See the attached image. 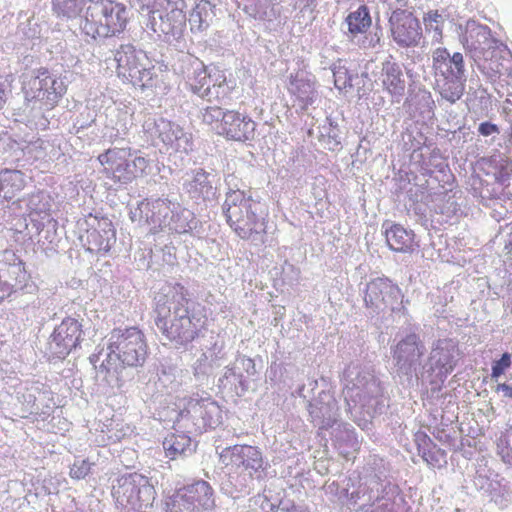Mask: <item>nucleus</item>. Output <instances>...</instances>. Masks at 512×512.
<instances>
[{
  "mask_svg": "<svg viewBox=\"0 0 512 512\" xmlns=\"http://www.w3.org/2000/svg\"><path fill=\"white\" fill-rule=\"evenodd\" d=\"M188 296L187 289L176 283L161 288L154 298V323L178 349L196 339L207 322L205 307Z\"/></svg>",
  "mask_w": 512,
  "mask_h": 512,
  "instance_id": "obj_1",
  "label": "nucleus"
},
{
  "mask_svg": "<svg viewBox=\"0 0 512 512\" xmlns=\"http://www.w3.org/2000/svg\"><path fill=\"white\" fill-rule=\"evenodd\" d=\"M463 39L467 55L488 81L495 83L504 75L512 77V53L487 25L468 20Z\"/></svg>",
  "mask_w": 512,
  "mask_h": 512,
  "instance_id": "obj_2",
  "label": "nucleus"
},
{
  "mask_svg": "<svg viewBox=\"0 0 512 512\" xmlns=\"http://www.w3.org/2000/svg\"><path fill=\"white\" fill-rule=\"evenodd\" d=\"M226 178L228 191L222 206L223 214L232 230L244 240L254 245H262L266 237V212L264 204L254 199L250 191L241 190L233 181Z\"/></svg>",
  "mask_w": 512,
  "mask_h": 512,
  "instance_id": "obj_3",
  "label": "nucleus"
},
{
  "mask_svg": "<svg viewBox=\"0 0 512 512\" xmlns=\"http://www.w3.org/2000/svg\"><path fill=\"white\" fill-rule=\"evenodd\" d=\"M107 349V357L100 366L107 373L117 372L119 367L143 366L148 356L145 336L136 327L112 330Z\"/></svg>",
  "mask_w": 512,
  "mask_h": 512,
  "instance_id": "obj_4",
  "label": "nucleus"
},
{
  "mask_svg": "<svg viewBox=\"0 0 512 512\" xmlns=\"http://www.w3.org/2000/svg\"><path fill=\"white\" fill-rule=\"evenodd\" d=\"M342 381L349 410L359 406L367 414L372 410L376 411L379 398L383 395V387L371 366L351 362L343 372Z\"/></svg>",
  "mask_w": 512,
  "mask_h": 512,
  "instance_id": "obj_5",
  "label": "nucleus"
},
{
  "mask_svg": "<svg viewBox=\"0 0 512 512\" xmlns=\"http://www.w3.org/2000/svg\"><path fill=\"white\" fill-rule=\"evenodd\" d=\"M129 20L127 7L114 0H93L86 8L80 27L93 39L115 36L124 31Z\"/></svg>",
  "mask_w": 512,
  "mask_h": 512,
  "instance_id": "obj_6",
  "label": "nucleus"
},
{
  "mask_svg": "<svg viewBox=\"0 0 512 512\" xmlns=\"http://www.w3.org/2000/svg\"><path fill=\"white\" fill-rule=\"evenodd\" d=\"M432 69L435 90L451 104L457 102L467 81L463 55L459 52L451 55L446 48H437L432 53Z\"/></svg>",
  "mask_w": 512,
  "mask_h": 512,
  "instance_id": "obj_7",
  "label": "nucleus"
},
{
  "mask_svg": "<svg viewBox=\"0 0 512 512\" xmlns=\"http://www.w3.org/2000/svg\"><path fill=\"white\" fill-rule=\"evenodd\" d=\"M22 91L27 106L33 110H51L67 91L64 79L41 68L23 75Z\"/></svg>",
  "mask_w": 512,
  "mask_h": 512,
  "instance_id": "obj_8",
  "label": "nucleus"
},
{
  "mask_svg": "<svg viewBox=\"0 0 512 512\" xmlns=\"http://www.w3.org/2000/svg\"><path fill=\"white\" fill-rule=\"evenodd\" d=\"M104 175L116 183L128 184L141 176L149 161L130 148L114 147L98 156Z\"/></svg>",
  "mask_w": 512,
  "mask_h": 512,
  "instance_id": "obj_9",
  "label": "nucleus"
},
{
  "mask_svg": "<svg viewBox=\"0 0 512 512\" xmlns=\"http://www.w3.org/2000/svg\"><path fill=\"white\" fill-rule=\"evenodd\" d=\"M219 447L216 448L218 450ZM219 454L220 461L225 465H231L235 470L248 477L250 483L244 487L251 488L255 481H262L267 475L268 462L264 460L261 450L252 445H233L223 448ZM246 481V478H244Z\"/></svg>",
  "mask_w": 512,
  "mask_h": 512,
  "instance_id": "obj_10",
  "label": "nucleus"
},
{
  "mask_svg": "<svg viewBox=\"0 0 512 512\" xmlns=\"http://www.w3.org/2000/svg\"><path fill=\"white\" fill-rule=\"evenodd\" d=\"M114 60L120 78L142 89L152 86L154 72L144 51L132 44H122L116 49Z\"/></svg>",
  "mask_w": 512,
  "mask_h": 512,
  "instance_id": "obj_11",
  "label": "nucleus"
},
{
  "mask_svg": "<svg viewBox=\"0 0 512 512\" xmlns=\"http://www.w3.org/2000/svg\"><path fill=\"white\" fill-rule=\"evenodd\" d=\"M459 356L454 340L443 338L433 341L426 362L419 368L421 379H427L431 383L444 382L455 369Z\"/></svg>",
  "mask_w": 512,
  "mask_h": 512,
  "instance_id": "obj_12",
  "label": "nucleus"
},
{
  "mask_svg": "<svg viewBox=\"0 0 512 512\" xmlns=\"http://www.w3.org/2000/svg\"><path fill=\"white\" fill-rule=\"evenodd\" d=\"M112 496L117 507H148L155 499V489L146 476L131 473L117 479Z\"/></svg>",
  "mask_w": 512,
  "mask_h": 512,
  "instance_id": "obj_13",
  "label": "nucleus"
},
{
  "mask_svg": "<svg viewBox=\"0 0 512 512\" xmlns=\"http://www.w3.org/2000/svg\"><path fill=\"white\" fill-rule=\"evenodd\" d=\"M155 233L167 229L175 233H188L197 226L195 215L177 201L157 198L153 205Z\"/></svg>",
  "mask_w": 512,
  "mask_h": 512,
  "instance_id": "obj_14",
  "label": "nucleus"
},
{
  "mask_svg": "<svg viewBox=\"0 0 512 512\" xmlns=\"http://www.w3.org/2000/svg\"><path fill=\"white\" fill-rule=\"evenodd\" d=\"M213 489L199 480L178 489L167 501V512H201L214 507Z\"/></svg>",
  "mask_w": 512,
  "mask_h": 512,
  "instance_id": "obj_15",
  "label": "nucleus"
},
{
  "mask_svg": "<svg viewBox=\"0 0 512 512\" xmlns=\"http://www.w3.org/2000/svg\"><path fill=\"white\" fill-rule=\"evenodd\" d=\"M364 302L371 313L390 309L392 312L405 313L401 289L390 279L378 277L366 284Z\"/></svg>",
  "mask_w": 512,
  "mask_h": 512,
  "instance_id": "obj_16",
  "label": "nucleus"
},
{
  "mask_svg": "<svg viewBox=\"0 0 512 512\" xmlns=\"http://www.w3.org/2000/svg\"><path fill=\"white\" fill-rule=\"evenodd\" d=\"M182 419H189L196 432H203L207 428H215L221 423V409L210 395L200 397L198 394L190 397L185 407L180 411Z\"/></svg>",
  "mask_w": 512,
  "mask_h": 512,
  "instance_id": "obj_17",
  "label": "nucleus"
},
{
  "mask_svg": "<svg viewBox=\"0 0 512 512\" xmlns=\"http://www.w3.org/2000/svg\"><path fill=\"white\" fill-rule=\"evenodd\" d=\"M29 279L22 259L15 252L5 250L0 259V302L13 292L27 288Z\"/></svg>",
  "mask_w": 512,
  "mask_h": 512,
  "instance_id": "obj_18",
  "label": "nucleus"
},
{
  "mask_svg": "<svg viewBox=\"0 0 512 512\" xmlns=\"http://www.w3.org/2000/svg\"><path fill=\"white\" fill-rule=\"evenodd\" d=\"M425 350V345L417 334L406 335L393 350L397 372L405 376L414 374L418 379L421 378L419 368L422 367L421 358Z\"/></svg>",
  "mask_w": 512,
  "mask_h": 512,
  "instance_id": "obj_19",
  "label": "nucleus"
},
{
  "mask_svg": "<svg viewBox=\"0 0 512 512\" xmlns=\"http://www.w3.org/2000/svg\"><path fill=\"white\" fill-rule=\"evenodd\" d=\"M144 127L151 137L160 139L177 152L188 153L193 148L191 135L174 122L159 118L146 121Z\"/></svg>",
  "mask_w": 512,
  "mask_h": 512,
  "instance_id": "obj_20",
  "label": "nucleus"
},
{
  "mask_svg": "<svg viewBox=\"0 0 512 512\" xmlns=\"http://www.w3.org/2000/svg\"><path fill=\"white\" fill-rule=\"evenodd\" d=\"M238 7L267 28L276 30L286 23L291 11L279 5V0H236Z\"/></svg>",
  "mask_w": 512,
  "mask_h": 512,
  "instance_id": "obj_21",
  "label": "nucleus"
},
{
  "mask_svg": "<svg viewBox=\"0 0 512 512\" xmlns=\"http://www.w3.org/2000/svg\"><path fill=\"white\" fill-rule=\"evenodd\" d=\"M180 62V72L187 79L186 83L191 92L205 99L210 92L217 69L208 71L201 60L190 54L182 55Z\"/></svg>",
  "mask_w": 512,
  "mask_h": 512,
  "instance_id": "obj_22",
  "label": "nucleus"
},
{
  "mask_svg": "<svg viewBox=\"0 0 512 512\" xmlns=\"http://www.w3.org/2000/svg\"><path fill=\"white\" fill-rule=\"evenodd\" d=\"M393 40L400 47H415L422 38L419 20L406 10L396 9L389 18Z\"/></svg>",
  "mask_w": 512,
  "mask_h": 512,
  "instance_id": "obj_23",
  "label": "nucleus"
},
{
  "mask_svg": "<svg viewBox=\"0 0 512 512\" xmlns=\"http://www.w3.org/2000/svg\"><path fill=\"white\" fill-rule=\"evenodd\" d=\"M309 420L319 430H328L338 423L339 406L331 391H321L317 397L307 401Z\"/></svg>",
  "mask_w": 512,
  "mask_h": 512,
  "instance_id": "obj_24",
  "label": "nucleus"
},
{
  "mask_svg": "<svg viewBox=\"0 0 512 512\" xmlns=\"http://www.w3.org/2000/svg\"><path fill=\"white\" fill-rule=\"evenodd\" d=\"M81 324L74 318H65L58 325L49 342L50 352L57 358H65L82 340Z\"/></svg>",
  "mask_w": 512,
  "mask_h": 512,
  "instance_id": "obj_25",
  "label": "nucleus"
},
{
  "mask_svg": "<svg viewBox=\"0 0 512 512\" xmlns=\"http://www.w3.org/2000/svg\"><path fill=\"white\" fill-rule=\"evenodd\" d=\"M183 189L193 200L212 201L217 195V176L202 168L186 172Z\"/></svg>",
  "mask_w": 512,
  "mask_h": 512,
  "instance_id": "obj_26",
  "label": "nucleus"
},
{
  "mask_svg": "<svg viewBox=\"0 0 512 512\" xmlns=\"http://www.w3.org/2000/svg\"><path fill=\"white\" fill-rule=\"evenodd\" d=\"M219 135L234 141H250L255 137L256 123L247 115L229 110L224 122L220 124Z\"/></svg>",
  "mask_w": 512,
  "mask_h": 512,
  "instance_id": "obj_27",
  "label": "nucleus"
},
{
  "mask_svg": "<svg viewBox=\"0 0 512 512\" xmlns=\"http://www.w3.org/2000/svg\"><path fill=\"white\" fill-rule=\"evenodd\" d=\"M86 231L87 250L95 253H107L116 241V232L112 222L107 218H94Z\"/></svg>",
  "mask_w": 512,
  "mask_h": 512,
  "instance_id": "obj_28",
  "label": "nucleus"
},
{
  "mask_svg": "<svg viewBox=\"0 0 512 512\" xmlns=\"http://www.w3.org/2000/svg\"><path fill=\"white\" fill-rule=\"evenodd\" d=\"M151 16L147 26L155 33L179 36L186 24V15L183 10L174 9L166 12L165 16L159 11H150Z\"/></svg>",
  "mask_w": 512,
  "mask_h": 512,
  "instance_id": "obj_29",
  "label": "nucleus"
},
{
  "mask_svg": "<svg viewBox=\"0 0 512 512\" xmlns=\"http://www.w3.org/2000/svg\"><path fill=\"white\" fill-rule=\"evenodd\" d=\"M289 91L296 97L301 109H306L317 96L315 78L305 72H298L290 78Z\"/></svg>",
  "mask_w": 512,
  "mask_h": 512,
  "instance_id": "obj_30",
  "label": "nucleus"
},
{
  "mask_svg": "<svg viewBox=\"0 0 512 512\" xmlns=\"http://www.w3.org/2000/svg\"><path fill=\"white\" fill-rule=\"evenodd\" d=\"M381 81L384 89L394 98L405 94L406 82L400 65L387 60L382 63ZM399 101V99H397Z\"/></svg>",
  "mask_w": 512,
  "mask_h": 512,
  "instance_id": "obj_31",
  "label": "nucleus"
},
{
  "mask_svg": "<svg viewBox=\"0 0 512 512\" xmlns=\"http://www.w3.org/2000/svg\"><path fill=\"white\" fill-rule=\"evenodd\" d=\"M216 349L217 345L215 344L212 350L201 353L193 363V377L197 385L207 384L214 369L221 366L220 350L216 351Z\"/></svg>",
  "mask_w": 512,
  "mask_h": 512,
  "instance_id": "obj_32",
  "label": "nucleus"
},
{
  "mask_svg": "<svg viewBox=\"0 0 512 512\" xmlns=\"http://www.w3.org/2000/svg\"><path fill=\"white\" fill-rule=\"evenodd\" d=\"M475 485L480 490H483L490 498V501L500 508L507 507L508 503L512 501V492L498 480L488 479L479 475L475 479Z\"/></svg>",
  "mask_w": 512,
  "mask_h": 512,
  "instance_id": "obj_33",
  "label": "nucleus"
},
{
  "mask_svg": "<svg viewBox=\"0 0 512 512\" xmlns=\"http://www.w3.org/2000/svg\"><path fill=\"white\" fill-rule=\"evenodd\" d=\"M386 242L396 252H408L413 245L414 233L399 224H384Z\"/></svg>",
  "mask_w": 512,
  "mask_h": 512,
  "instance_id": "obj_34",
  "label": "nucleus"
},
{
  "mask_svg": "<svg viewBox=\"0 0 512 512\" xmlns=\"http://www.w3.org/2000/svg\"><path fill=\"white\" fill-rule=\"evenodd\" d=\"M23 172L19 170L5 169L0 173L2 185V197L5 200H11L21 192L30 180Z\"/></svg>",
  "mask_w": 512,
  "mask_h": 512,
  "instance_id": "obj_35",
  "label": "nucleus"
},
{
  "mask_svg": "<svg viewBox=\"0 0 512 512\" xmlns=\"http://www.w3.org/2000/svg\"><path fill=\"white\" fill-rule=\"evenodd\" d=\"M163 448L166 456L172 460L189 456L195 451L191 438L185 434L168 435L163 441Z\"/></svg>",
  "mask_w": 512,
  "mask_h": 512,
  "instance_id": "obj_36",
  "label": "nucleus"
},
{
  "mask_svg": "<svg viewBox=\"0 0 512 512\" xmlns=\"http://www.w3.org/2000/svg\"><path fill=\"white\" fill-rule=\"evenodd\" d=\"M158 377L163 386L171 391H177L182 386H188V382L192 381L187 370L172 364H162Z\"/></svg>",
  "mask_w": 512,
  "mask_h": 512,
  "instance_id": "obj_37",
  "label": "nucleus"
},
{
  "mask_svg": "<svg viewBox=\"0 0 512 512\" xmlns=\"http://www.w3.org/2000/svg\"><path fill=\"white\" fill-rule=\"evenodd\" d=\"M215 6L207 0H201L192 10L189 16V24L192 32H202L207 29L215 17Z\"/></svg>",
  "mask_w": 512,
  "mask_h": 512,
  "instance_id": "obj_38",
  "label": "nucleus"
},
{
  "mask_svg": "<svg viewBox=\"0 0 512 512\" xmlns=\"http://www.w3.org/2000/svg\"><path fill=\"white\" fill-rule=\"evenodd\" d=\"M418 453L423 460L431 467H440L444 460L445 452L437 448L436 444L425 434L417 433L416 439Z\"/></svg>",
  "mask_w": 512,
  "mask_h": 512,
  "instance_id": "obj_39",
  "label": "nucleus"
},
{
  "mask_svg": "<svg viewBox=\"0 0 512 512\" xmlns=\"http://www.w3.org/2000/svg\"><path fill=\"white\" fill-rule=\"evenodd\" d=\"M218 387L229 389L236 394L243 393L248 390L249 385L246 377L239 371L235 362L231 366L224 368L223 374L218 379Z\"/></svg>",
  "mask_w": 512,
  "mask_h": 512,
  "instance_id": "obj_40",
  "label": "nucleus"
},
{
  "mask_svg": "<svg viewBox=\"0 0 512 512\" xmlns=\"http://www.w3.org/2000/svg\"><path fill=\"white\" fill-rule=\"evenodd\" d=\"M371 22L369 11L365 6H361L356 11L349 13L345 19L347 31L352 36L365 33L371 26Z\"/></svg>",
  "mask_w": 512,
  "mask_h": 512,
  "instance_id": "obj_41",
  "label": "nucleus"
},
{
  "mask_svg": "<svg viewBox=\"0 0 512 512\" xmlns=\"http://www.w3.org/2000/svg\"><path fill=\"white\" fill-rule=\"evenodd\" d=\"M381 492H383V484L376 479H372L368 485H360L357 490L353 491L350 494L349 501L352 504H357L360 500L365 501V503L380 501L383 498L380 495Z\"/></svg>",
  "mask_w": 512,
  "mask_h": 512,
  "instance_id": "obj_42",
  "label": "nucleus"
},
{
  "mask_svg": "<svg viewBox=\"0 0 512 512\" xmlns=\"http://www.w3.org/2000/svg\"><path fill=\"white\" fill-rule=\"evenodd\" d=\"M156 203V199L140 201L136 207L130 209L129 217L132 222H138L139 224L144 223L151 226L150 231L155 233L154 229V218L153 205Z\"/></svg>",
  "mask_w": 512,
  "mask_h": 512,
  "instance_id": "obj_43",
  "label": "nucleus"
},
{
  "mask_svg": "<svg viewBox=\"0 0 512 512\" xmlns=\"http://www.w3.org/2000/svg\"><path fill=\"white\" fill-rule=\"evenodd\" d=\"M318 130L319 140L326 143L330 150H334L341 144L340 129L336 120L326 117Z\"/></svg>",
  "mask_w": 512,
  "mask_h": 512,
  "instance_id": "obj_44",
  "label": "nucleus"
},
{
  "mask_svg": "<svg viewBox=\"0 0 512 512\" xmlns=\"http://www.w3.org/2000/svg\"><path fill=\"white\" fill-rule=\"evenodd\" d=\"M26 205L31 214L48 216L52 207V199L46 191L37 190L29 195Z\"/></svg>",
  "mask_w": 512,
  "mask_h": 512,
  "instance_id": "obj_45",
  "label": "nucleus"
},
{
  "mask_svg": "<svg viewBox=\"0 0 512 512\" xmlns=\"http://www.w3.org/2000/svg\"><path fill=\"white\" fill-rule=\"evenodd\" d=\"M232 87L228 85L226 76L221 70H216V77L212 82L210 92L205 99L207 101L217 100L223 101L228 98Z\"/></svg>",
  "mask_w": 512,
  "mask_h": 512,
  "instance_id": "obj_46",
  "label": "nucleus"
},
{
  "mask_svg": "<svg viewBox=\"0 0 512 512\" xmlns=\"http://www.w3.org/2000/svg\"><path fill=\"white\" fill-rule=\"evenodd\" d=\"M229 110L224 111L219 106H207L200 110V116L203 123L211 126L218 134L221 130L220 124L224 122Z\"/></svg>",
  "mask_w": 512,
  "mask_h": 512,
  "instance_id": "obj_47",
  "label": "nucleus"
},
{
  "mask_svg": "<svg viewBox=\"0 0 512 512\" xmlns=\"http://www.w3.org/2000/svg\"><path fill=\"white\" fill-rule=\"evenodd\" d=\"M331 71L334 77V85L338 89L346 88L348 85L351 86V79L348 76V71L345 67L339 64H333Z\"/></svg>",
  "mask_w": 512,
  "mask_h": 512,
  "instance_id": "obj_48",
  "label": "nucleus"
},
{
  "mask_svg": "<svg viewBox=\"0 0 512 512\" xmlns=\"http://www.w3.org/2000/svg\"><path fill=\"white\" fill-rule=\"evenodd\" d=\"M511 355L507 352L503 353L499 360L492 363L491 378L495 381L504 374V372L511 367Z\"/></svg>",
  "mask_w": 512,
  "mask_h": 512,
  "instance_id": "obj_49",
  "label": "nucleus"
},
{
  "mask_svg": "<svg viewBox=\"0 0 512 512\" xmlns=\"http://www.w3.org/2000/svg\"><path fill=\"white\" fill-rule=\"evenodd\" d=\"M90 469L91 464L87 460H76L70 469V476L78 480L84 479L90 473Z\"/></svg>",
  "mask_w": 512,
  "mask_h": 512,
  "instance_id": "obj_50",
  "label": "nucleus"
},
{
  "mask_svg": "<svg viewBox=\"0 0 512 512\" xmlns=\"http://www.w3.org/2000/svg\"><path fill=\"white\" fill-rule=\"evenodd\" d=\"M425 26L429 30H434L438 36H441L443 17L437 11L429 12L424 17Z\"/></svg>",
  "mask_w": 512,
  "mask_h": 512,
  "instance_id": "obj_51",
  "label": "nucleus"
},
{
  "mask_svg": "<svg viewBox=\"0 0 512 512\" xmlns=\"http://www.w3.org/2000/svg\"><path fill=\"white\" fill-rule=\"evenodd\" d=\"M96 120V115L94 112L87 110L86 114L81 113L79 117L73 123V130L75 133H79L80 131L90 127Z\"/></svg>",
  "mask_w": 512,
  "mask_h": 512,
  "instance_id": "obj_52",
  "label": "nucleus"
},
{
  "mask_svg": "<svg viewBox=\"0 0 512 512\" xmlns=\"http://www.w3.org/2000/svg\"><path fill=\"white\" fill-rule=\"evenodd\" d=\"M235 364L240 372H245L247 374V376H245L246 379L257 374L255 362L251 358L241 356L236 359Z\"/></svg>",
  "mask_w": 512,
  "mask_h": 512,
  "instance_id": "obj_53",
  "label": "nucleus"
},
{
  "mask_svg": "<svg viewBox=\"0 0 512 512\" xmlns=\"http://www.w3.org/2000/svg\"><path fill=\"white\" fill-rule=\"evenodd\" d=\"M377 501H371L370 503H363L356 509L361 512H394L393 504L391 502H383L382 504L374 507Z\"/></svg>",
  "mask_w": 512,
  "mask_h": 512,
  "instance_id": "obj_54",
  "label": "nucleus"
},
{
  "mask_svg": "<svg viewBox=\"0 0 512 512\" xmlns=\"http://www.w3.org/2000/svg\"><path fill=\"white\" fill-rule=\"evenodd\" d=\"M382 36V29L380 27H375V31L366 37V40L363 42V47L375 48L376 46L380 45Z\"/></svg>",
  "mask_w": 512,
  "mask_h": 512,
  "instance_id": "obj_55",
  "label": "nucleus"
},
{
  "mask_svg": "<svg viewBox=\"0 0 512 512\" xmlns=\"http://www.w3.org/2000/svg\"><path fill=\"white\" fill-rule=\"evenodd\" d=\"M10 92L11 89L9 81L0 77V110L5 106Z\"/></svg>",
  "mask_w": 512,
  "mask_h": 512,
  "instance_id": "obj_56",
  "label": "nucleus"
},
{
  "mask_svg": "<svg viewBox=\"0 0 512 512\" xmlns=\"http://www.w3.org/2000/svg\"><path fill=\"white\" fill-rule=\"evenodd\" d=\"M270 512H295L296 506L290 501H281L278 506L269 504Z\"/></svg>",
  "mask_w": 512,
  "mask_h": 512,
  "instance_id": "obj_57",
  "label": "nucleus"
},
{
  "mask_svg": "<svg viewBox=\"0 0 512 512\" xmlns=\"http://www.w3.org/2000/svg\"><path fill=\"white\" fill-rule=\"evenodd\" d=\"M478 132L482 136H490L495 133H499V128L496 124L491 122H482L478 127Z\"/></svg>",
  "mask_w": 512,
  "mask_h": 512,
  "instance_id": "obj_58",
  "label": "nucleus"
},
{
  "mask_svg": "<svg viewBox=\"0 0 512 512\" xmlns=\"http://www.w3.org/2000/svg\"><path fill=\"white\" fill-rule=\"evenodd\" d=\"M496 393H501L502 397L512 401V384L500 383L495 388Z\"/></svg>",
  "mask_w": 512,
  "mask_h": 512,
  "instance_id": "obj_59",
  "label": "nucleus"
},
{
  "mask_svg": "<svg viewBox=\"0 0 512 512\" xmlns=\"http://www.w3.org/2000/svg\"><path fill=\"white\" fill-rule=\"evenodd\" d=\"M507 98L504 102V109H507V105H512V84L507 82V88H506Z\"/></svg>",
  "mask_w": 512,
  "mask_h": 512,
  "instance_id": "obj_60",
  "label": "nucleus"
},
{
  "mask_svg": "<svg viewBox=\"0 0 512 512\" xmlns=\"http://www.w3.org/2000/svg\"><path fill=\"white\" fill-rule=\"evenodd\" d=\"M120 508H121L120 512H142L143 507L129 506V507H120Z\"/></svg>",
  "mask_w": 512,
  "mask_h": 512,
  "instance_id": "obj_61",
  "label": "nucleus"
},
{
  "mask_svg": "<svg viewBox=\"0 0 512 512\" xmlns=\"http://www.w3.org/2000/svg\"><path fill=\"white\" fill-rule=\"evenodd\" d=\"M339 427H343L344 431L348 434V437L350 436L351 433H354V429L350 424L342 423L339 424Z\"/></svg>",
  "mask_w": 512,
  "mask_h": 512,
  "instance_id": "obj_62",
  "label": "nucleus"
},
{
  "mask_svg": "<svg viewBox=\"0 0 512 512\" xmlns=\"http://www.w3.org/2000/svg\"><path fill=\"white\" fill-rule=\"evenodd\" d=\"M49 225L54 229L55 226H56V221H52V220H49L48 221Z\"/></svg>",
  "mask_w": 512,
  "mask_h": 512,
  "instance_id": "obj_63",
  "label": "nucleus"
},
{
  "mask_svg": "<svg viewBox=\"0 0 512 512\" xmlns=\"http://www.w3.org/2000/svg\"><path fill=\"white\" fill-rule=\"evenodd\" d=\"M509 140L512 142V124H511L510 132H509Z\"/></svg>",
  "mask_w": 512,
  "mask_h": 512,
  "instance_id": "obj_64",
  "label": "nucleus"
}]
</instances>
